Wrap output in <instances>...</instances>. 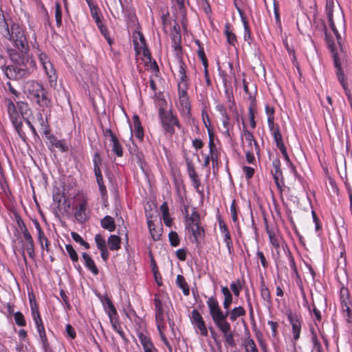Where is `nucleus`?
<instances>
[{
    "mask_svg": "<svg viewBox=\"0 0 352 352\" xmlns=\"http://www.w3.org/2000/svg\"><path fill=\"white\" fill-rule=\"evenodd\" d=\"M331 29L332 30L334 35L336 37L337 40V44L334 42L333 38L327 34V28L324 24H323V29L325 34V41L327 43V45L328 48L330 50L331 53V57L333 58V61L334 62L335 55L338 54L342 60L341 62L342 67H346L349 69L347 65H346V55L343 50V47L341 43L342 41V37L340 34H339L338 30L336 29V27L335 25L334 21H331V23H329Z\"/></svg>",
    "mask_w": 352,
    "mask_h": 352,
    "instance_id": "obj_6",
    "label": "nucleus"
},
{
    "mask_svg": "<svg viewBox=\"0 0 352 352\" xmlns=\"http://www.w3.org/2000/svg\"><path fill=\"white\" fill-rule=\"evenodd\" d=\"M173 32H172V41L173 42V45H175L176 43H179L180 45V41H181V35H180V28L177 23H175V24L173 26Z\"/></svg>",
    "mask_w": 352,
    "mask_h": 352,
    "instance_id": "obj_57",
    "label": "nucleus"
},
{
    "mask_svg": "<svg viewBox=\"0 0 352 352\" xmlns=\"http://www.w3.org/2000/svg\"><path fill=\"white\" fill-rule=\"evenodd\" d=\"M86 2L90 10L91 16L94 20L95 23H96L98 22L104 21V16L98 4L94 2L92 0H86Z\"/></svg>",
    "mask_w": 352,
    "mask_h": 352,
    "instance_id": "obj_28",
    "label": "nucleus"
},
{
    "mask_svg": "<svg viewBox=\"0 0 352 352\" xmlns=\"http://www.w3.org/2000/svg\"><path fill=\"white\" fill-rule=\"evenodd\" d=\"M0 34L3 38L10 41L12 45L22 54H28L30 46L28 42L25 28L17 23H12L10 26L5 19L0 23Z\"/></svg>",
    "mask_w": 352,
    "mask_h": 352,
    "instance_id": "obj_2",
    "label": "nucleus"
},
{
    "mask_svg": "<svg viewBox=\"0 0 352 352\" xmlns=\"http://www.w3.org/2000/svg\"><path fill=\"white\" fill-rule=\"evenodd\" d=\"M331 29L332 30L334 35L336 37L337 40V44L334 42L333 38L327 34V28L324 24H323V29L325 34V41L327 43V45L328 48L330 50L331 53V57L333 58V61L334 62L335 55L338 54L342 60L341 62L342 67H346L349 69L347 65H346V55L343 50V47L341 43L342 41V37L340 34H339L338 30L336 29V27L335 25L334 21H331V23H329Z\"/></svg>",
    "mask_w": 352,
    "mask_h": 352,
    "instance_id": "obj_5",
    "label": "nucleus"
},
{
    "mask_svg": "<svg viewBox=\"0 0 352 352\" xmlns=\"http://www.w3.org/2000/svg\"><path fill=\"white\" fill-rule=\"evenodd\" d=\"M225 94L227 98L226 105L222 103H218L215 107V109L220 113L221 118L230 117L229 112L237 113V107L232 91L226 89Z\"/></svg>",
    "mask_w": 352,
    "mask_h": 352,
    "instance_id": "obj_12",
    "label": "nucleus"
},
{
    "mask_svg": "<svg viewBox=\"0 0 352 352\" xmlns=\"http://www.w3.org/2000/svg\"><path fill=\"white\" fill-rule=\"evenodd\" d=\"M111 141L113 143L112 151L118 157L123 155V149L121 144L120 143L118 138H113Z\"/></svg>",
    "mask_w": 352,
    "mask_h": 352,
    "instance_id": "obj_55",
    "label": "nucleus"
},
{
    "mask_svg": "<svg viewBox=\"0 0 352 352\" xmlns=\"http://www.w3.org/2000/svg\"><path fill=\"white\" fill-rule=\"evenodd\" d=\"M173 7L175 9V16L177 19L181 20L182 25H185L186 20V12L184 0H172Z\"/></svg>",
    "mask_w": 352,
    "mask_h": 352,
    "instance_id": "obj_26",
    "label": "nucleus"
},
{
    "mask_svg": "<svg viewBox=\"0 0 352 352\" xmlns=\"http://www.w3.org/2000/svg\"><path fill=\"white\" fill-rule=\"evenodd\" d=\"M197 56L201 61L204 67H208V60L205 54L204 47H200V49H198Z\"/></svg>",
    "mask_w": 352,
    "mask_h": 352,
    "instance_id": "obj_63",
    "label": "nucleus"
},
{
    "mask_svg": "<svg viewBox=\"0 0 352 352\" xmlns=\"http://www.w3.org/2000/svg\"><path fill=\"white\" fill-rule=\"evenodd\" d=\"M14 319L19 327H25L27 324L25 316L21 311H16L14 314Z\"/></svg>",
    "mask_w": 352,
    "mask_h": 352,
    "instance_id": "obj_60",
    "label": "nucleus"
},
{
    "mask_svg": "<svg viewBox=\"0 0 352 352\" xmlns=\"http://www.w3.org/2000/svg\"><path fill=\"white\" fill-rule=\"evenodd\" d=\"M104 301L106 304V313L108 314L113 329L120 335L126 343H127L129 340L126 338L125 333L120 326L119 316L115 306L111 300L107 296L104 298Z\"/></svg>",
    "mask_w": 352,
    "mask_h": 352,
    "instance_id": "obj_9",
    "label": "nucleus"
},
{
    "mask_svg": "<svg viewBox=\"0 0 352 352\" xmlns=\"http://www.w3.org/2000/svg\"><path fill=\"white\" fill-rule=\"evenodd\" d=\"M96 177V182L99 187V191L102 197L107 196V190L104 184L103 177L102 175V172L95 173Z\"/></svg>",
    "mask_w": 352,
    "mask_h": 352,
    "instance_id": "obj_52",
    "label": "nucleus"
},
{
    "mask_svg": "<svg viewBox=\"0 0 352 352\" xmlns=\"http://www.w3.org/2000/svg\"><path fill=\"white\" fill-rule=\"evenodd\" d=\"M184 212L186 219L185 226H188L189 224H201L200 214L196 210L195 208H193L192 210V212L190 214H188V206H185Z\"/></svg>",
    "mask_w": 352,
    "mask_h": 352,
    "instance_id": "obj_27",
    "label": "nucleus"
},
{
    "mask_svg": "<svg viewBox=\"0 0 352 352\" xmlns=\"http://www.w3.org/2000/svg\"><path fill=\"white\" fill-rule=\"evenodd\" d=\"M32 222L37 230V241L41 246V250L43 251L45 250L47 252H50L51 243L46 236L41 226L37 219H34Z\"/></svg>",
    "mask_w": 352,
    "mask_h": 352,
    "instance_id": "obj_19",
    "label": "nucleus"
},
{
    "mask_svg": "<svg viewBox=\"0 0 352 352\" xmlns=\"http://www.w3.org/2000/svg\"><path fill=\"white\" fill-rule=\"evenodd\" d=\"M107 244L110 250L117 251L121 248V239L115 234L110 235L107 239Z\"/></svg>",
    "mask_w": 352,
    "mask_h": 352,
    "instance_id": "obj_42",
    "label": "nucleus"
},
{
    "mask_svg": "<svg viewBox=\"0 0 352 352\" xmlns=\"http://www.w3.org/2000/svg\"><path fill=\"white\" fill-rule=\"evenodd\" d=\"M153 304L155 307V318L164 317L162 301L157 294L154 295Z\"/></svg>",
    "mask_w": 352,
    "mask_h": 352,
    "instance_id": "obj_37",
    "label": "nucleus"
},
{
    "mask_svg": "<svg viewBox=\"0 0 352 352\" xmlns=\"http://www.w3.org/2000/svg\"><path fill=\"white\" fill-rule=\"evenodd\" d=\"M218 223L221 234L223 236V242L226 243L229 254H231L234 252V248L228 227L224 221L220 217L218 219Z\"/></svg>",
    "mask_w": 352,
    "mask_h": 352,
    "instance_id": "obj_20",
    "label": "nucleus"
},
{
    "mask_svg": "<svg viewBox=\"0 0 352 352\" xmlns=\"http://www.w3.org/2000/svg\"><path fill=\"white\" fill-rule=\"evenodd\" d=\"M30 304L32 319L35 323V325H39L40 324H43V320L41 318V316L40 311L38 310V306L36 302L34 300V296H30Z\"/></svg>",
    "mask_w": 352,
    "mask_h": 352,
    "instance_id": "obj_29",
    "label": "nucleus"
},
{
    "mask_svg": "<svg viewBox=\"0 0 352 352\" xmlns=\"http://www.w3.org/2000/svg\"><path fill=\"white\" fill-rule=\"evenodd\" d=\"M241 346L244 352H259L254 340L248 331L247 336L242 338Z\"/></svg>",
    "mask_w": 352,
    "mask_h": 352,
    "instance_id": "obj_30",
    "label": "nucleus"
},
{
    "mask_svg": "<svg viewBox=\"0 0 352 352\" xmlns=\"http://www.w3.org/2000/svg\"><path fill=\"white\" fill-rule=\"evenodd\" d=\"M78 204L74 212L76 220L80 223L86 222L89 219L87 213L88 208V198L84 195H80L77 197Z\"/></svg>",
    "mask_w": 352,
    "mask_h": 352,
    "instance_id": "obj_15",
    "label": "nucleus"
},
{
    "mask_svg": "<svg viewBox=\"0 0 352 352\" xmlns=\"http://www.w3.org/2000/svg\"><path fill=\"white\" fill-rule=\"evenodd\" d=\"M5 103L7 106V111L10 120L14 126L15 131L17 132L19 138L23 142H25L27 137L25 133L23 130V122L21 116L19 115L15 104L10 98L5 99Z\"/></svg>",
    "mask_w": 352,
    "mask_h": 352,
    "instance_id": "obj_8",
    "label": "nucleus"
},
{
    "mask_svg": "<svg viewBox=\"0 0 352 352\" xmlns=\"http://www.w3.org/2000/svg\"><path fill=\"white\" fill-rule=\"evenodd\" d=\"M96 24V26L98 28L100 32L107 40V43L109 45H111L113 41H112L111 38H110L109 30H108L107 25L104 23V21L98 22Z\"/></svg>",
    "mask_w": 352,
    "mask_h": 352,
    "instance_id": "obj_50",
    "label": "nucleus"
},
{
    "mask_svg": "<svg viewBox=\"0 0 352 352\" xmlns=\"http://www.w3.org/2000/svg\"><path fill=\"white\" fill-rule=\"evenodd\" d=\"M82 257L84 261L85 266L87 267V269L91 272L93 274L98 275L99 273V270L91 256L86 252H83L82 254Z\"/></svg>",
    "mask_w": 352,
    "mask_h": 352,
    "instance_id": "obj_33",
    "label": "nucleus"
},
{
    "mask_svg": "<svg viewBox=\"0 0 352 352\" xmlns=\"http://www.w3.org/2000/svg\"><path fill=\"white\" fill-rule=\"evenodd\" d=\"M192 323L197 328L200 333L203 336H208V330L205 324L203 317L198 310L194 309L191 312Z\"/></svg>",
    "mask_w": 352,
    "mask_h": 352,
    "instance_id": "obj_23",
    "label": "nucleus"
},
{
    "mask_svg": "<svg viewBox=\"0 0 352 352\" xmlns=\"http://www.w3.org/2000/svg\"><path fill=\"white\" fill-rule=\"evenodd\" d=\"M223 33L226 36L227 43L233 47H236L238 44L236 35L232 32L231 29V25L227 22L224 25Z\"/></svg>",
    "mask_w": 352,
    "mask_h": 352,
    "instance_id": "obj_32",
    "label": "nucleus"
},
{
    "mask_svg": "<svg viewBox=\"0 0 352 352\" xmlns=\"http://www.w3.org/2000/svg\"><path fill=\"white\" fill-rule=\"evenodd\" d=\"M285 245V248H287V252H286V255L288 258V260H289V265L291 267V269L292 270V271L294 272V273L297 276H298V269H297V266H296V263L295 262V260H294V258L291 252V251L289 250V249L288 248L287 245L286 244Z\"/></svg>",
    "mask_w": 352,
    "mask_h": 352,
    "instance_id": "obj_54",
    "label": "nucleus"
},
{
    "mask_svg": "<svg viewBox=\"0 0 352 352\" xmlns=\"http://www.w3.org/2000/svg\"><path fill=\"white\" fill-rule=\"evenodd\" d=\"M168 239L170 243L173 247H177L179 245L180 240L178 234L176 232H170L168 234Z\"/></svg>",
    "mask_w": 352,
    "mask_h": 352,
    "instance_id": "obj_61",
    "label": "nucleus"
},
{
    "mask_svg": "<svg viewBox=\"0 0 352 352\" xmlns=\"http://www.w3.org/2000/svg\"><path fill=\"white\" fill-rule=\"evenodd\" d=\"M133 45L136 55L142 54L149 61L151 60L152 57L147 46H144V47H138L137 38L133 40Z\"/></svg>",
    "mask_w": 352,
    "mask_h": 352,
    "instance_id": "obj_48",
    "label": "nucleus"
},
{
    "mask_svg": "<svg viewBox=\"0 0 352 352\" xmlns=\"http://www.w3.org/2000/svg\"><path fill=\"white\" fill-rule=\"evenodd\" d=\"M185 228L191 234L194 239L193 241L197 245H199L205 236V230L201 224H189L188 226H185Z\"/></svg>",
    "mask_w": 352,
    "mask_h": 352,
    "instance_id": "obj_24",
    "label": "nucleus"
},
{
    "mask_svg": "<svg viewBox=\"0 0 352 352\" xmlns=\"http://www.w3.org/2000/svg\"><path fill=\"white\" fill-rule=\"evenodd\" d=\"M333 8H334L333 0H327L325 10H326L329 23H331V21H333Z\"/></svg>",
    "mask_w": 352,
    "mask_h": 352,
    "instance_id": "obj_56",
    "label": "nucleus"
},
{
    "mask_svg": "<svg viewBox=\"0 0 352 352\" xmlns=\"http://www.w3.org/2000/svg\"><path fill=\"white\" fill-rule=\"evenodd\" d=\"M221 292L224 296V300L223 302V308L226 310H228L230 308V305L232 303V294H231L230 291L226 286L221 287Z\"/></svg>",
    "mask_w": 352,
    "mask_h": 352,
    "instance_id": "obj_40",
    "label": "nucleus"
},
{
    "mask_svg": "<svg viewBox=\"0 0 352 352\" xmlns=\"http://www.w3.org/2000/svg\"><path fill=\"white\" fill-rule=\"evenodd\" d=\"M132 120L133 124V133L135 138L138 139L139 141L142 142L143 141L144 139V129L140 122V118L138 115H134L132 117Z\"/></svg>",
    "mask_w": 352,
    "mask_h": 352,
    "instance_id": "obj_31",
    "label": "nucleus"
},
{
    "mask_svg": "<svg viewBox=\"0 0 352 352\" xmlns=\"http://www.w3.org/2000/svg\"><path fill=\"white\" fill-rule=\"evenodd\" d=\"M243 135H244L246 141L248 142L251 149H253V146L257 155L260 153V148L258 142L255 140L253 133L244 127L243 131Z\"/></svg>",
    "mask_w": 352,
    "mask_h": 352,
    "instance_id": "obj_35",
    "label": "nucleus"
},
{
    "mask_svg": "<svg viewBox=\"0 0 352 352\" xmlns=\"http://www.w3.org/2000/svg\"><path fill=\"white\" fill-rule=\"evenodd\" d=\"M100 226L102 228L108 230L109 232H113L116 228L114 219L109 215H107L101 219Z\"/></svg>",
    "mask_w": 352,
    "mask_h": 352,
    "instance_id": "obj_39",
    "label": "nucleus"
},
{
    "mask_svg": "<svg viewBox=\"0 0 352 352\" xmlns=\"http://www.w3.org/2000/svg\"><path fill=\"white\" fill-rule=\"evenodd\" d=\"M190 80L187 75H179L177 87L179 98V111L182 117L190 119L192 116L191 104L188 94Z\"/></svg>",
    "mask_w": 352,
    "mask_h": 352,
    "instance_id": "obj_3",
    "label": "nucleus"
},
{
    "mask_svg": "<svg viewBox=\"0 0 352 352\" xmlns=\"http://www.w3.org/2000/svg\"><path fill=\"white\" fill-rule=\"evenodd\" d=\"M276 143V147L280 151L285 160L287 162H291L289 155L287 152L286 147L284 144L283 138L279 137L278 134H276V140L274 141Z\"/></svg>",
    "mask_w": 352,
    "mask_h": 352,
    "instance_id": "obj_46",
    "label": "nucleus"
},
{
    "mask_svg": "<svg viewBox=\"0 0 352 352\" xmlns=\"http://www.w3.org/2000/svg\"><path fill=\"white\" fill-rule=\"evenodd\" d=\"M241 21H242L243 28H244V35H243L244 40L245 41H248L249 43H250L251 41H252V32H251L250 27L249 25L248 21L246 19V17L244 16L243 14H241Z\"/></svg>",
    "mask_w": 352,
    "mask_h": 352,
    "instance_id": "obj_47",
    "label": "nucleus"
},
{
    "mask_svg": "<svg viewBox=\"0 0 352 352\" xmlns=\"http://www.w3.org/2000/svg\"><path fill=\"white\" fill-rule=\"evenodd\" d=\"M239 213V209L236 206V200L234 199L230 206V214L232 221L238 228H239V220L238 217Z\"/></svg>",
    "mask_w": 352,
    "mask_h": 352,
    "instance_id": "obj_49",
    "label": "nucleus"
},
{
    "mask_svg": "<svg viewBox=\"0 0 352 352\" xmlns=\"http://www.w3.org/2000/svg\"><path fill=\"white\" fill-rule=\"evenodd\" d=\"M206 303L212 321L223 334L226 343L232 348L236 347L234 333L231 330V324L227 320L229 312L222 311L214 296L208 298Z\"/></svg>",
    "mask_w": 352,
    "mask_h": 352,
    "instance_id": "obj_1",
    "label": "nucleus"
},
{
    "mask_svg": "<svg viewBox=\"0 0 352 352\" xmlns=\"http://www.w3.org/2000/svg\"><path fill=\"white\" fill-rule=\"evenodd\" d=\"M159 118L164 134L173 135L175 133V127L181 129L179 118L175 112L170 109L166 110L163 107L158 109Z\"/></svg>",
    "mask_w": 352,
    "mask_h": 352,
    "instance_id": "obj_7",
    "label": "nucleus"
},
{
    "mask_svg": "<svg viewBox=\"0 0 352 352\" xmlns=\"http://www.w3.org/2000/svg\"><path fill=\"white\" fill-rule=\"evenodd\" d=\"M1 69L10 80H19L30 75V71L23 63H17L14 65L2 66Z\"/></svg>",
    "mask_w": 352,
    "mask_h": 352,
    "instance_id": "obj_10",
    "label": "nucleus"
},
{
    "mask_svg": "<svg viewBox=\"0 0 352 352\" xmlns=\"http://www.w3.org/2000/svg\"><path fill=\"white\" fill-rule=\"evenodd\" d=\"M55 19L56 25L60 27L62 25V10L60 2L56 1L55 3Z\"/></svg>",
    "mask_w": 352,
    "mask_h": 352,
    "instance_id": "obj_58",
    "label": "nucleus"
},
{
    "mask_svg": "<svg viewBox=\"0 0 352 352\" xmlns=\"http://www.w3.org/2000/svg\"><path fill=\"white\" fill-rule=\"evenodd\" d=\"M260 293L261 298L265 302L267 306L272 305V298L270 291L263 280L261 282Z\"/></svg>",
    "mask_w": 352,
    "mask_h": 352,
    "instance_id": "obj_34",
    "label": "nucleus"
},
{
    "mask_svg": "<svg viewBox=\"0 0 352 352\" xmlns=\"http://www.w3.org/2000/svg\"><path fill=\"white\" fill-rule=\"evenodd\" d=\"M33 47L36 48V54L38 56V60L42 65V67L45 72L46 76L50 82H56L57 76L56 70L53 67L52 63L50 62L48 56L41 52V50L33 45Z\"/></svg>",
    "mask_w": 352,
    "mask_h": 352,
    "instance_id": "obj_11",
    "label": "nucleus"
},
{
    "mask_svg": "<svg viewBox=\"0 0 352 352\" xmlns=\"http://www.w3.org/2000/svg\"><path fill=\"white\" fill-rule=\"evenodd\" d=\"M156 327L157 331L159 332L160 337L161 340L164 344V345L167 347L169 352H172L173 348L169 341L168 340L166 335H165V329L166 328V322L164 320V317L155 318Z\"/></svg>",
    "mask_w": 352,
    "mask_h": 352,
    "instance_id": "obj_25",
    "label": "nucleus"
},
{
    "mask_svg": "<svg viewBox=\"0 0 352 352\" xmlns=\"http://www.w3.org/2000/svg\"><path fill=\"white\" fill-rule=\"evenodd\" d=\"M281 163L278 158L272 161L271 173L277 188L282 192V186L284 185V178L280 168Z\"/></svg>",
    "mask_w": 352,
    "mask_h": 352,
    "instance_id": "obj_18",
    "label": "nucleus"
},
{
    "mask_svg": "<svg viewBox=\"0 0 352 352\" xmlns=\"http://www.w3.org/2000/svg\"><path fill=\"white\" fill-rule=\"evenodd\" d=\"M230 288L234 294V295L236 297H239L240 295V292L242 289V285L239 280H237L236 282H232L230 284Z\"/></svg>",
    "mask_w": 352,
    "mask_h": 352,
    "instance_id": "obj_62",
    "label": "nucleus"
},
{
    "mask_svg": "<svg viewBox=\"0 0 352 352\" xmlns=\"http://www.w3.org/2000/svg\"><path fill=\"white\" fill-rule=\"evenodd\" d=\"M176 285L182 290L184 296H188L190 295L189 286L183 275L178 274L177 276Z\"/></svg>",
    "mask_w": 352,
    "mask_h": 352,
    "instance_id": "obj_43",
    "label": "nucleus"
},
{
    "mask_svg": "<svg viewBox=\"0 0 352 352\" xmlns=\"http://www.w3.org/2000/svg\"><path fill=\"white\" fill-rule=\"evenodd\" d=\"M95 242L99 250L107 248L105 239L100 234H97L95 236Z\"/></svg>",
    "mask_w": 352,
    "mask_h": 352,
    "instance_id": "obj_64",
    "label": "nucleus"
},
{
    "mask_svg": "<svg viewBox=\"0 0 352 352\" xmlns=\"http://www.w3.org/2000/svg\"><path fill=\"white\" fill-rule=\"evenodd\" d=\"M287 320L292 326V342L295 346L296 342L300 338L302 324L303 323L302 316L296 313H292V311L287 314Z\"/></svg>",
    "mask_w": 352,
    "mask_h": 352,
    "instance_id": "obj_13",
    "label": "nucleus"
},
{
    "mask_svg": "<svg viewBox=\"0 0 352 352\" xmlns=\"http://www.w3.org/2000/svg\"><path fill=\"white\" fill-rule=\"evenodd\" d=\"M174 49L175 56L178 63L179 75H187V65L183 60V53L182 45L179 43L175 42V45H173Z\"/></svg>",
    "mask_w": 352,
    "mask_h": 352,
    "instance_id": "obj_22",
    "label": "nucleus"
},
{
    "mask_svg": "<svg viewBox=\"0 0 352 352\" xmlns=\"http://www.w3.org/2000/svg\"><path fill=\"white\" fill-rule=\"evenodd\" d=\"M340 299L342 309L350 307L351 301L349 298V292L347 288L342 287L340 292Z\"/></svg>",
    "mask_w": 352,
    "mask_h": 352,
    "instance_id": "obj_41",
    "label": "nucleus"
},
{
    "mask_svg": "<svg viewBox=\"0 0 352 352\" xmlns=\"http://www.w3.org/2000/svg\"><path fill=\"white\" fill-rule=\"evenodd\" d=\"M274 120H275V117L267 118V125H268L269 129L271 132V134L274 138V140L275 141L276 133L278 134V135H279V137H280V138H283V137H282V135L280 133V126L278 124H275Z\"/></svg>",
    "mask_w": 352,
    "mask_h": 352,
    "instance_id": "obj_44",
    "label": "nucleus"
},
{
    "mask_svg": "<svg viewBox=\"0 0 352 352\" xmlns=\"http://www.w3.org/2000/svg\"><path fill=\"white\" fill-rule=\"evenodd\" d=\"M137 336L143 348V352H160L148 334L144 333L142 331H138Z\"/></svg>",
    "mask_w": 352,
    "mask_h": 352,
    "instance_id": "obj_21",
    "label": "nucleus"
},
{
    "mask_svg": "<svg viewBox=\"0 0 352 352\" xmlns=\"http://www.w3.org/2000/svg\"><path fill=\"white\" fill-rule=\"evenodd\" d=\"M226 311H228V316L229 319L232 322H234L237 320L238 318L244 316L246 314V311L242 306H239L234 307L232 310L229 311L226 310Z\"/></svg>",
    "mask_w": 352,
    "mask_h": 352,
    "instance_id": "obj_38",
    "label": "nucleus"
},
{
    "mask_svg": "<svg viewBox=\"0 0 352 352\" xmlns=\"http://www.w3.org/2000/svg\"><path fill=\"white\" fill-rule=\"evenodd\" d=\"M266 232L268 234L270 243L276 252L275 254L272 253V254L276 258H279L281 248L285 249L283 245L284 240L280 235L276 234L273 230L270 229L267 226H266ZM284 250L285 251V250Z\"/></svg>",
    "mask_w": 352,
    "mask_h": 352,
    "instance_id": "obj_16",
    "label": "nucleus"
},
{
    "mask_svg": "<svg viewBox=\"0 0 352 352\" xmlns=\"http://www.w3.org/2000/svg\"><path fill=\"white\" fill-rule=\"evenodd\" d=\"M23 90L28 98L34 100L41 107H51V100L41 83L35 80H28L25 83Z\"/></svg>",
    "mask_w": 352,
    "mask_h": 352,
    "instance_id": "obj_4",
    "label": "nucleus"
},
{
    "mask_svg": "<svg viewBox=\"0 0 352 352\" xmlns=\"http://www.w3.org/2000/svg\"><path fill=\"white\" fill-rule=\"evenodd\" d=\"M65 249H66V251L67 252V254H68L70 259L73 262V263L75 264V263H78V255L76 251L73 248V246L71 244H67L65 245ZM74 266L76 267V268H78L76 265H74Z\"/></svg>",
    "mask_w": 352,
    "mask_h": 352,
    "instance_id": "obj_53",
    "label": "nucleus"
},
{
    "mask_svg": "<svg viewBox=\"0 0 352 352\" xmlns=\"http://www.w3.org/2000/svg\"><path fill=\"white\" fill-rule=\"evenodd\" d=\"M148 228L149 229V232L152 239L154 241H158L160 239V236L162 235V228H155V226L153 221H148Z\"/></svg>",
    "mask_w": 352,
    "mask_h": 352,
    "instance_id": "obj_51",
    "label": "nucleus"
},
{
    "mask_svg": "<svg viewBox=\"0 0 352 352\" xmlns=\"http://www.w3.org/2000/svg\"><path fill=\"white\" fill-rule=\"evenodd\" d=\"M188 175L196 192L201 196H204V188L201 179L195 168L193 162L189 157L185 158Z\"/></svg>",
    "mask_w": 352,
    "mask_h": 352,
    "instance_id": "obj_14",
    "label": "nucleus"
},
{
    "mask_svg": "<svg viewBox=\"0 0 352 352\" xmlns=\"http://www.w3.org/2000/svg\"><path fill=\"white\" fill-rule=\"evenodd\" d=\"M22 234H23V251L25 250L27 252L28 256H30V258H31L32 259H34V258H35V243H34L33 237H32L31 233L30 232V231L25 232V233H23ZM23 256L24 261L26 262V257L25 256L24 252H23Z\"/></svg>",
    "mask_w": 352,
    "mask_h": 352,
    "instance_id": "obj_17",
    "label": "nucleus"
},
{
    "mask_svg": "<svg viewBox=\"0 0 352 352\" xmlns=\"http://www.w3.org/2000/svg\"><path fill=\"white\" fill-rule=\"evenodd\" d=\"M45 137L52 146H54L62 152L68 151V146L64 140H58L55 135H51L50 133L49 135H46Z\"/></svg>",
    "mask_w": 352,
    "mask_h": 352,
    "instance_id": "obj_36",
    "label": "nucleus"
},
{
    "mask_svg": "<svg viewBox=\"0 0 352 352\" xmlns=\"http://www.w3.org/2000/svg\"><path fill=\"white\" fill-rule=\"evenodd\" d=\"M93 164H94V173L102 172L100 170V166L102 165V160L99 153L96 152L93 156Z\"/></svg>",
    "mask_w": 352,
    "mask_h": 352,
    "instance_id": "obj_59",
    "label": "nucleus"
},
{
    "mask_svg": "<svg viewBox=\"0 0 352 352\" xmlns=\"http://www.w3.org/2000/svg\"><path fill=\"white\" fill-rule=\"evenodd\" d=\"M36 118L38 120V122H39L41 126L40 129L42 131V133L45 135H49L51 132V129L47 119L46 118L45 120L43 117V115L41 113H38L36 114Z\"/></svg>",
    "mask_w": 352,
    "mask_h": 352,
    "instance_id": "obj_45",
    "label": "nucleus"
}]
</instances>
